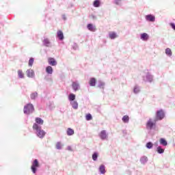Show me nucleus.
Returning <instances> with one entry per match:
<instances>
[{"label": "nucleus", "mask_w": 175, "mask_h": 175, "mask_svg": "<svg viewBox=\"0 0 175 175\" xmlns=\"http://www.w3.org/2000/svg\"><path fill=\"white\" fill-rule=\"evenodd\" d=\"M40 165H39V161H38V159H35L31 165V172L35 174V173H36V168L39 167Z\"/></svg>", "instance_id": "nucleus-4"}, {"label": "nucleus", "mask_w": 175, "mask_h": 175, "mask_svg": "<svg viewBox=\"0 0 175 175\" xmlns=\"http://www.w3.org/2000/svg\"><path fill=\"white\" fill-rule=\"evenodd\" d=\"M170 25H171L172 29H174V31H175V24L174 23H170Z\"/></svg>", "instance_id": "nucleus-35"}, {"label": "nucleus", "mask_w": 175, "mask_h": 175, "mask_svg": "<svg viewBox=\"0 0 175 175\" xmlns=\"http://www.w3.org/2000/svg\"><path fill=\"white\" fill-rule=\"evenodd\" d=\"M137 88H135L134 89V92H137Z\"/></svg>", "instance_id": "nucleus-39"}, {"label": "nucleus", "mask_w": 175, "mask_h": 175, "mask_svg": "<svg viewBox=\"0 0 175 175\" xmlns=\"http://www.w3.org/2000/svg\"><path fill=\"white\" fill-rule=\"evenodd\" d=\"M48 63L49 65H51V66H55L57 65V61L53 57H49L48 59Z\"/></svg>", "instance_id": "nucleus-6"}, {"label": "nucleus", "mask_w": 175, "mask_h": 175, "mask_svg": "<svg viewBox=\"0 0 175 175\" xmlns=\"http://www.w3.org/2000/svg\"><path fill=\"white\" fill-rule=\"evenodd\" d=\"M69 100H75L76 99V95H75L74 94H70L69 95Z\"/></svg>", "instance_id": "nucleus-28"}, {"label": "nucleus", "mask_w": 175, "mask_h": 175, "mask_svg": "<svg viewBox=\"0 0 175 175\" xmlns=\"http://www.w3.org/2000/svg\"><path fill=\"white\" fill-rule=\"evenodd\" d=\"M148 34H147L146 33H143L142 34H141V39L142 40H148Z\"/></svg>", "instance_id": "nucleus-14"}, {"label": "nucleus", "mask_w": 175, "mask_h": 175, "mask_svg": "<svg viewBox=\"0 0 175 175\" xmlns=\"http://www.w3.org/2000/svg\"><path fill=\"white\" fill-rule=\"evenodd\" d=\"M99 171L100 172V173L102 174H105V173H106V170L105 168V165H100L99 167Z\"/></svg>", "instance_id": "nucleus-22"}, {"label": "nucleus", "mask_w": 175, "mask_h": 175, "mask_svg": "<svg viewBox=\"0 0 175 175\" xmlns=\"http://www.w3.org/2000/svg\"><path fill=\"white\" fill-rule=\"evenodd\" d=\"M73 109H78L79 108V103H77V101H73L72 103H71Z\"/></svg>", "instance_id": "nucleus-26"}, {"label": "nucleus", "mask_w": 175, "mask_h": 175, "mask_svg": "<svg viewBox=\"0 0 175 175\" xmlns=\"http://www.w3.org/2000/svg\"><path fill=\"white\" fill-rule=\"evenodd\" d=\"M87 27L88 29H89V31H91L92 32H95L96 31V26L92 24H88Z\"/></svg>", "instance_id": "nucleus-7"}, {"label": "nucleus", "mask_w": 175, "mask_h": 175, "mask_svg": "<svg viewBox=\"0 0 175 175\" xmlns=\"http://www.w3.org/2000/svg\"><path fill=\"white\" fill-rule=\"evenodd\" d=\"M67 135L68 136H72V135H75V131L70 128H68L67 129Z\"/></svg>", "instance_id": "nucleus-17"}, {"label": "nucleus", "mask_w": 175, "mask_h": 175, "mask_svg": "<svg viewBox=\"0 0 175 175\" xmlns=\"http://www.w3.org/2000/svg\"><path fill=\"white\" fill-rule=\"evenodd\" d=\"M38 97V94L36 92L31 94V99H35Z\"/></svg>", "instance_id": "nucleus-33"}, {"label": "nucleus", "mask_w": 175, "mask_h": 175, "mask_svg": "<svg viewBox=\"0 0 175 175\" xmlns=\"http://www.w3.org/2000/svg\"><path fill=\"white\" fill-rule=\"evenodd\" d=\"M120 1L118 0H116L115 1V3H116V5H118L120 3Z\"/></svg>", "instance_id": "nucleus-38"}, {"label": "nucleus", "mask_w": 175, "mask_h": 175, "mask_svg": "<svg viewBox=\"0 0 175 175\" xmlns=\"http://www.w3.org/2000/svg\"><path fill=\"white\" fill-rule=\"evenodd\" d=\"M93 5L94 6V8H99V6H100V1L95 0L94 1Z\"/></svg>", "instance_id": "nucleus-20"}, {"label": "nucleus", "mask_w": 175, "mask_h": 175, "mask_svg": "<svg viewBox=\"0 0 175 175\" xmlns=\"http://www.w3.org/2000/svg\"><path fill=\"white\" fill-rule=\"evenodd\" d=\"M85 120L87 121H91V120H92V116L91 115V113H88L86 116H85Z\"/></svg>", "instance_id": "nucleus-27"}, {"label": "nucleus", "mask_w": 175, "mask_h": 175, "mask_svg": "<svg viewBox=\"0 0 175 175\" xmlns=\"http://www.w3.org/2000/svg\"><path fill=\"white\" fill-rule=\"evenodd\" d=\"M147 21L154 22L155 21V16L149 14L146 16Z\"/></svg>", "instance_id": "nucleus-9"}, {"label": "nucleus", "mask_w": 175, "mask_h": 175, "mask_svg": "<svg viewBox=\"0 0 175 175\" xmlns=\"http://www.w3.org/2000/svg\"><path fill=\"white\" fill-rule=\"evenodd\" d=\"M57 38H59V40H64V33L62 31L59 30L57 31Z\"/></svg>", "instance_id": "nucleus-13"}, {"label": "nucleus", "mask_w": 175, "mask_h": 175, "mask_svg": "<svg viewBox=\"0 0 175 175\" xmlns=\"http://www.w3.org/2000/svg\"><path fill=\"white\" fill-rule=\"evenodd\" d=\"M43 120H42V118H36V124H37V125H43Z\"/></svg>", "instance_id": "nucleus-16"}, {"label": "nucleus", "mask_w": 175, "mask_h": 175, "mask_svg": "<svg viewBox=\"0 0 175 175\" xmlns=\"http://www.w3.org/2000/svg\"><path fill=\"white\" fill-rule=\"evenodd\" d=\"M89 84H90V87H95V85H96V79L90 78Z\"/></svg>", "instance_id": "nucleus-8"}, {"label": "nucleus", "mask_w": 175, "mask_h": 175, "mask_svg": "<svg viewBox=\"0 0 175 175\" xmlns=\"http://www.w3.org/2000/svg\"><path fill=\"white\" fill-rule=\"evenodd\" d=\"M33 129L36 131V135L38 137H40V139H43L44 136H46V131L42 129V126H40V125L36 123L33 124Z\"/></svg>", "instance_id": "nucleus-1"}, {"label": "nucleus", "mask_w": 175, "mask_h": 175, "mask_svg": "<svg viewBox=\"0 0 175 175\" xmlns=\"http://www.w3.org/2000/svg\"><path fill=\"white\" fill-rule=\"evenodd\" d=\"M34 61L35 59H33V57H31L29 60V66H32L33 65Z\"/></svg>", "instance_id": "nucleus-30"}, {"label": "nucleus", "mask_w": 175, "mask_h": 175, "mask_svg": "<svg viewBox=\"0 0 175 175\" xmlns=\"http://www.w3.org/2000/svg\"><path fill=\"white\" fill-rule=\"evenodd\" d=\"M155 122H157V121L154 120V122H152V119H149L146 123L147 129H152V126H155Z\"/></svg>", "instance_id": "nucleus-5"}, {"label": "nucleus", "mask_w": 175, "mask_h": 175, "mask_svg": "<svg viewBox=\"0 0 175 175\" xmlns=\"http://www.w3.org/2000/svg\"><path fill=\"white\" fill-rule=\"evenodd\" d=\"M93 161H96L98 159V153H94L92 155Z\"/></svg>", "instance_id": "nucleus-34"}, {"label": "nucleus", "mask_w": 175, "mask_h": 175, "mask_svg": "<svg viewBox=\"0 0 175 175\" xmlns=\"http://www.w3.org/2000/svg\"><path fill=\"white\" fill-rule=\"evenodd\" d=\"M27 77H33L35 76V72H33V70H27Z\"/></svg>", "instance_id": "nucleus-11"}, {"label": "nucleus", "mask_w": 175, "mask_h": 175, "mask_svg": "<svg viewBox=\"0 0 175 175\" xmlns=\"http://www.w3.org/2000/svg\"><path fill=\"white\" fill-rule=\"evenodd\" d=\"M123 122L128 123L129 122V116L128 115H125L122 118Z\"/></svg>", "instance_id": "nucleus-21"}, {"label": "nucleus", "mask_w": 175, "mask_h": 175, "mask_svg": "<svg viewBox=\"0 0 175 175\" xmlns=\"http://www.w3.org/2000/svg\"><path fill=\"white\" fill-rule=\"evenodd\" d=\"M18 76L20 79H24V72H23L22 70H18Z\"/></svg>", "instance_id": "nucleus-25"}, {"label": "nucleus", "mask_w": 175, "mask_h": 175, "mask_svg": "<svg viewBox=\"0 0 175 175\" xmlns=\"http://www.w3.org/2000/svg\"><path fill=\"white\" fill-rule=\"evenodd\" d=\"M165 54H166L167 55H168V57H172V49H169V48H167V49H165Z\"/></svg>", "instance_id": "nucleus-24"}, {"label": "nucleus", "mask_w": 175, "mask_h": 175, "mask_svg": "<svg viewBox=\"0 0 175 175\" xmlns=\"http://www.w3.org/2000/svg\"><path fill=\"white\" fill-rule=\"evenodd\" d=\"M109 38L110 39H116L117 38V33L114 31H111L109 33Z\"/></svg>", "instance_id": "nucleus-19"}, {"label": "nucleus", "mask_w": 175, "mask_h": 175, "mask_svg": "<svg viewBox=\"0 0 175 175\" xmlns=\"http://www.w3.org/2000/svg\"><path fill=\"white\" fill-rule=\"evenodd\" d=\"M72 87L74 91H78L79 88H80V85L77 82H72Z\"/></svg>", "instance_id": "nucleus-10"}, {"label": "nucleus", "mask_w": 175, "mask_h": 175, "mask_svg": "<svg viewBox=\"0 0 175 175\" xmlns=\"http://www.w3.org/2000/svg\"><path fill=\"white\" fill-rule=\"evenodd\" d=\"M67 150H68V151H72V147L70 146H68Z\"/></svg>", "instance_id": "nucleus-37"}, {"label": "nucleus", "mask_w": 175, "mask_h": 175, "mask_svg": "<svg viewBox=\"0 0 175 175\" xmlns=\"http://www.w3.org/2000/svg\"><path fill=\"white\" fill-rule=\"evenodd\" d=\"M105 86V83L103 82H101V83L98 85L100 88H102V87Z\"/></svg>", "instance_id": "nucleus-36"}, {"label": "nucleus", "mask_w": 175, "mask_h": 175, "mask_svg": "<svg viewBox=\"0 0 175 175\" xmlns=\"http://www.w3.org/2000/svg\"><path fill=\"white\" fill-rule=\"evenodd\" d=\"M43 43L46 47H49V46H50V40H49L48 38H44L43 40Z\"/></svg>", "instance_id": "nucleus-23"}, {"label": "nucleus", "mask_w": 175, "mask_h": 175, "mask_svg": "<svg viewBox=\"0 0 175 175\" xmlns=\"http://www.w3.org/2000/svg\"><path fill=\"white\" fill-rule=\"evenodd\" d=\"M46 73H48V75H53V67H51V66H48L46 68Z\"/></svg>", "instance_id": "nucleus-15"}, {"label": "nucleus", "mask_w": 175, "mask_h": 175, "mask_svg": "<svg viewBox=\"0 0 175 175\" xmlns=\"http://www.w3.org/2000/svg\"><path fill=\"white\" fill-rule=\"evenodd\" d=\"M159 143L162 146H167V142L166 141V139H165V138H161L159 139Z\"/></svg>", "instance_id": "nucleus-18"}, {"label": "nucleus", "mask_w": 175, "mask_h": 175, "mask_svg": "<svg viewBox=\"0 0 175 175\" xmlns=\"http://www.w3.org/2000/svg\"><path fill=\"white\" fill-rule=\"evenodd\" d=\"M157 152L159 154H163L165 152V150L162 149L161 146L157 147Z\"/></svg>", "instance_id": "nucleus-29"}, {"label": "nucleus", "mask_w": 175, "mask_h": 175, "mask_svg": "<svg viewBox=\"0 0 175 175\" xmlns=\"http://www.w3.org/2000/svg\"><path fill=\"white\" fill-rule=\"evenodd\" d=\"M35 108H33V105L29 103L24 107L23 111L25 114H31L33 113Z\"/></svg>", "instance_id": "nucleus-2"}, {"label": "nucleus", "mask_w": 175, "mask_h": 175, "mask_svg": "<svg viewBox=\"0 0 175 175\" xmlns=\"http://www.w3.org/2000/svg\"><path fill=\"white\" fill-rule=\"evenodd\" d=\"M56 148L57 150H61V148H62V144H61V142H57L56 144Z\"/></svg>", "instance_id": "nucleus-31"}, {"label": "nucleus", "mask_w": 175, "mask_h": 175, "mask_svg": "<svg viewBox=\"0 0 175 175\" xmlns=\"http://www.w3.org/2000/svg\"><path fill=\"white\" fill-rule=\"evenodd\" d=\"M154 146V144H152L151 142H148L146 144V148H152V146Z\"/></svg>", "instance_id": "nucleus-32"}, {"label": "nucleus", "mask_w": 175, "mask_h": 175, "mask_svg": "<svg viewBox=\"0 0 175 175\" xmlns=\"http://www.w3.org/2000/svg\"><path fill=\"white\" fill-rule=\"evenodd\" d=\"M99 136L100 139H102V140H105V139L107 137V135L106 134V131H102Z\"/></svg>", "instance_id": "nucleus-12"}, {"label": "nucleus", "mask_w": 175, "mask_h": 175, "mask_svg": "<svg viewBox=\"0 0 175 175\" xmlns=\"http://www.w3.org/2000/svg\"><path fill=\"white\" fill-rule=\"evenodd\" d=\"M165 118V113L163 110L157 111L156 113V119L155 121H161V120H163Z\"/></svg>", "instance_id": "nucleus-3"}]
</instances>
